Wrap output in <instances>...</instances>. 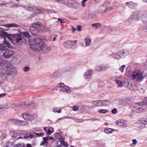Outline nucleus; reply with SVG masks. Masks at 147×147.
<instances>
[{
  "mask_svg": "<svg viewBox=\"0 0 147 147\" xmlns=\"http://www.w3.org/2000/svg\"><path fill=\"white\" fill-rule=\"evenodd\" d=\"M0 66L3 69V73L5 74L11 75L16 74V68L7 61L0 58Z\"/></svg>",
  "mask_w": 147,
  "mask_h": 147,
  "instance_id": "obj_1",
  "label": "nucleus"
},
{
  "mask_svg": "<svg viewBox=\"0 0 147 147\" xmlns=\"http://www.w3.org/2000/svg\"><path fill=\"white\" fill-rule=\"evenodd\" d=\"M31 48L36 51H38L46 47L42 40L38 37L33 38L30 41Z\"/></svg>",
  "mask_w": 147,
  "mask_h": 147,
  "instance_id": "obj_2",
  "label": "nucleus"
},
{
  "mask_svg": "<svg viewBox=\"0 0 147 147\" xmlns=\"http://www.w3.org/2000/svg\"><path fill=\"white\" fill-rule=\"evenodd\" d=\"M22 35L27 38H29L30 37L29 34L27 31L23 32L19 34H14V35H13L12 36L13 37V40L15 42L18 43L19 42H21L23 38Z\"/></svg>",
  "mask_w": 147,
  "mask_h": 147,
  "instance_id": "obj_3",
  "label": "nucleus"
},
{
  "mask_svg": "<svg viewBox=\"0 0 147 147\" xmlns=\"http://www.w3.org/2000/svg\"><path fill=\"white\" fill-rule=\"evenodd\" d=\"M127 81V79L122 76L116 77L114 80V82L119 87L123 86V85H124V84L126 83Z\"/></svg>",
  "mask_w": 147,
  "mask_h": 147,
  "instance_id": "obj_4",
  "label": "nucleus"
},
{
  "mask_svg": "<svg viewBox=\"0 0 147 147\" xmlns=\"http://www.w3.org/2000/svg\"><path fill=\"white\" fill-rule=\"evenodd\" d=\"M132 77L134 79H138L140 81H142L144 78V76H142V73L138 70L134 71L132 75Z\"/></svg>",
  "mask_w": 147,
  "mask_h": 147,
  "instance_id": "obj_5",
  "label": "nucleus"
},
{
  "mask_svg": "<svg viewBox=\"0 0 147 147\" xmlns=\"http://www.w3.org/2000/svg\"><path fill=\"white\" fill-rule=\"evenodd\" d=\"M129 100L128 98L126 97L125 98H119L115 99L114 102L119 105H122L126 103H127Z\"/></svg>",
  "mask_w": 147,
  "mask_h": 147,
  "instance_id": "obj_6",
  "label": "nucleus"
},
{
  "mask_svg": "<svg viewBox=\"0 0 147 147\" xmlns=\"http://www.w3.org/2000/svg\"><path fill=\"white\" fill-rule=\"evenodd\" d=\"M3 43L0 45V52H2L8 48L10 47L11 45L6 40L3 41Z\"/></svg>",
  "mask_w": 147,
  "mask_h": 147,
  "instance_id": "obj_7",
  "label": "nucleus"
},
{
  "mask_svg": "<svg viewBox=\"0 0 147 147\" xmlns=\"http://www.w3.org/2000/svg\"><path fill=\"white\" fill-rule=\"evenodd\" d=\"M0 35L1 37H4V40H6L5 39L6 37H7L11 42L14 41L13 40V37L12 36L14 35V34H12L11 35H10L8 34L7 32L2 31Z\"/></svg>",
  "mask_w": 147,
  "mask_h": 147,
  "instance_id": "obj_8",
  "label": "nucleus"
},
{
  "mask_svg": "<svg viewBox=\"0 0 147 147\" xmlns=\"http://www.w3.org/2000/svg\"><path fill=\"white\" fill-rule=\"evenodd\" d=\"M141 13L139 11H136L132 13L131 16V18L133 20L137 21L140 19Z\"/></svg>",
  "mask_w": 147,
  "mask_h": 147,
  "instance_id": "obj_9",
  "label": "nucleus"
},
{
  "mask_svg": "<svg viewBox=\"0 0 147 147\" xmlns=\"http://www.w3.org/2000/svg\"><path fill=\"white\" fill-rule=\"evenodd\" d=\"M111 4V3L110 1H106L101 5L103 7H107L103 12L105 13L107 11L113 9V7H108Z\"/></svg>",
  "mask_w": 147,
  "mask_h": 147,
  "instance_id": "obj_10",
  "label": "nucleus"
},
{
  "mask_svg": "<svg viewBox=\"0 0 147 147\" xmlns=\"http://www.w3.org/2000/svg\"><path fill=\"white\" fill-rule=\"evenodd\" d=\"M22 116L24 119L26 120H32L34 119V117L28 113L22 114Z\"/></svg>",
  "mask_w": 147,
  "mask_h": 147,
  "instance_id": "obj_11",
  "label": "nucleus"
},
{
  "mask_svg": "<svg viewBox=\"0 0 147 147\" xmlns=\"http://www.w3.org/2000/svg\"><path fill=\"white\" fill-rule=\"evenodd\" d=\"M3 26L5 27L1 28L0 27V29H2L5 31H8L9 28L13 27H18V26L16 24H6L3 25Z\"/></svg>",
  "mask_w": 147,
  "mask_h": 147,
  "instance_id": "obj_12",
  "label": "nucleus"
},
{
  "mask_svg": "<svg viewBox=\"0 0 147 147\" xmlns=\"http://www.w3.org/2000/svg\"><path fill=\"white\" fill-rule=\"evenodd\" d=\"M28 10L30 11H34L39 13L41 11V9L39 8L36 6H34L32 5H30L27 7Z\"/></svg>",
  "mask_w": 147,
  "mask_h": 147,
  "instance_id": "obj_13",
  "label": "nucleus"
},
{
  "mask_svg": "<svg viewBox=\"0 0 147 147\" xmlns=\"http://www.w3.org/2000/svg\"><path fill=\"white\" fill-rule=\"evenodd\" d=\"M115 124L118 126L125 127L127 124V122L126 121L122 119H120L115 122Z\"/></svg>",
  "mask_w": 147,
  "mask_h": 147,
  "instance_id": "obj_14",
  "label": "nucleus"
},
{
  "mask_svg": "<svg viewBox=\"0 0 147 147\" xmlns=\"http://www.w3.org/2000/svg\"><path fill=\"white\" fill-rule=\"evenodd\" d=\"M75 42V41L71 40H68L64 42L63 44V45L64 47L66 48H70L72 45L73 42Z\"/></svg>",
  "mask_w": 147,
  "mask_h": 147,
  "instance_id": "obj_15",
  "label": "nucleus"
},
{
  "mask_svg": "<svg viewBox=\"0 0 147 147\" xmlns=\"http://www.w3.org/2000/svg\"><path fill=\"white\" fill-rule=\"evenodd\" d=\"M41 25L39 24L34 23L32 25V27L30 28V30H34L36 29L40 30V28Z\"/></svg>",
  "mask_w": 147,
  "mask_h": 147,
  "instance_id": "obj_16",
  "label": "nucleus"
},
{
  "mask_svg": "<svg viewBox=\"0 0 147 147\" xmlns=\"http://www.w3.org/2000/svg\"><path fill=\"white\" fill-rule=\"evenodd\" d=\"M92 70L90 69L87 70L84 74V76L85 77L86 79L90 78L92 76Z\"/></svg>",
  "mask_w": 147,
  "mask_h": 147,
  "instance_id": "obj_17",
  "label": "nucleus"
},
{
  "mask_svg": "<svg viewBox=\"0 0 147 147\" xmlns=\"http://www.w3.org/2000/svg\"><path fill=\"white\" fill-rule=\"evenodd\" d=\"M16 106L22 107L24 108H26L27 107L26 106V103L25 102H21L20 101H17L16 102Z\"/></svg>",
  "mask_w": 147,
  "mask_h": 147,
  "instance_id": "obj_18",
  "label": "nucleus"
},
{
  "mask_svg": "<svg viewBox=\"0 0 147 147\" xmlns=\"http://www.w3.org/2000/svg\"><path fill=\"white\" fill-rule=\"evenodd\" d=\"M10 135L12 137L15 138L16 139H20L23 138V137L19 136H20L17 134V133L15 132L12 131L10 132Z\"/></svg>",
  "mask_w": 147,
  "mask_h": 147,
  "instance_id": "obj_19",
  "label": "nucleus"
},
{
  "mask_svg": "<svg viewBox=\"0 0 147 147\" xmlns=\"http://www.w3.org/2000/svg\"><path fill=\"white\" fill-rule=\"evenodd\" d=\"M146 15V13L144 12L142 14H141L140 19L142 20V22L144 23H147V16L146 17L144 18L145 16Z\"/></svg>",
  "mask_w": 147,
  "mask_h": 147,
  "instance_id": "obj_20",
  "label": "nucleus"
},
{
  "mask_svg": "<svg viewBox=\"0 0 147 147\" xmlns=\"http://www.w3.org/2000/svg\"><path fill=\"white\" fill-rule=\"evenodd\" d=\"M84 41L86 47L89 46L90 45L91 42V38L88 37H85L84 38Z\"/></svg>",
  "mask_w": 147,
  "mask_h": 147,
  "instance_id": "obj_21",
  "label": "nucleus"
},
{
  "mask_svg": "<svg viewBox=\"0 0 147 147\" xmlns=\"http://www.w3.org/2000/svg\"><path fill=\"white\" fill-rule=\"evenodd\" d=\"M101 104V101H100L96 100L93 101L91 107L92 108L100 105Z\"/></svg>",
  "mask_w": 147,
  "mask_h": 147,
  "instance_id": "obj_22",
  "label": "nucleus"
},
{
  "mask_svg": "<svg viewBox=\"0 0 147 147\" xmlns=\"http://www.w3.org/2000/svg\"><path fill=\"white\" fill-rule=\"evenodd\" d=\"M101 72L106 70L110 67L109 65V64H103L100 65Z\"/></svg>",
  "mask_w": 147,
  "mask_h": 147,
  "instance_id": "obj_23",
  "label": "nucleus"
},
{
  "mask_svg": "<svg viewBox=\"0 0 147 147\" xmlns=\"http://www.w3.org/2000/svg\"><path fill=\"white\" fill-rule=\"evenodd\" d=\"M60 91L62 92H65L67 93H69L72 91L69 87L66 86H64V87L62 88V89L60 90Z\"/></svg>",
  "mask_w": 147,
  "mask_h": 147,
  "instance_id": "obj_24",
  "label": "nucleus"
},
{
  "mask_svg": "<svg viewBox=\"0 0 147 147\" xmlns=\"http://www.w3.org/2000/svg\"><path fill=\"white\" fill-rule=\"evenodd\" d=\"M3 109H8L10 108L11 105V104L10 102L4 103L2 105Z\"/></svg>",
  "mask_w": 147,
  "mask_h": 147,
  "instance_id": "obj_25",
  "label": "nucleus"
},
{
  "mask_svg": "<svg viewBox=\"0 0 147 147\" xmlns=\"http://www.w3.org/2000/svg\"><path fill=\"white\" fill-rule=\"evenodd\" d=\"M26 106H27L26 108H28L30 109H35L36 107V105L34 103H31L29 105H27V104L26 103Z\"/></svg>",
  "mask_w": 147,
  "mask_h": 147,
  "instance_id": "obj_26",
  "label": "nucleus"
},
{
  "mask_svg": "<svg viewBox=\"0 0 147 147\" xmlns=\"http://www.w3.org/2000/svg\"><path fill=\"white\" fill-rule=\"evenodd\" d=\"M14 52L11 50H7L3 54V55H13Z\"/></svg>",
  "mask_w": 147,
  "mask_h": 147,
  "instance_id": "obj_27",
  "label": "nucleus"
},
{
  "mask_svg": "<svg viewBox=\"0 0 147 147\" xmlns=\"http://www.w3.org/2000/svg\"><path fill=\"white\" fill-rule=\"evenodd\" d=\"M115 130L114 129L109 128H106L104 130V132L107 134H109L112 133Z\"/></svg>",
  "mask_w": 147,
  "mask_h": 147,
  "instance_id": "obj_28",
  "label": "nucleus"
},
{
  "mask_svg": "<svg viewBox=\"0 0 147 147\" xmlns=\"http://www.w3.org/2000/svg\"><path fill=\"white\" fill-rule=\"evenodd\" d=\"M92 26L94 28L99 29L101 27V25L99 23H94L92 24Z\"/></svg>",
  "mask_w": 147,
  "mask_h": 147,
  "instance_id": "obj_29",
  "label": "nucleus"
},
{
  "mask_svg": "<svg viewBox=\"0 0 147 147\" xmlns=\"http://www.w3.org/2000/svg\"><path fill=\"white\" fill-rule=\"evenodd\" d=\"M101 102V104L105 106H108L110 104V101L108 100H102Z\"/></svg>",
  "mask_w": 147,
  "mask_h": 147,
  "instance_id": "obj_30",
  "label": "nucleus"
},
{
  "mask_svg": "<svg viewBox=\"0 0 147 147\" xmlns=\"http://www.w3.org/2000/svg\"><path fill=\"white\" fill-rule=\"evenodd\" d=\"M36 137L34 134H26L24 137L25 139H27L28 138H32Z\"/></svg>",
  "mask_w": 147,
  "mask_h": 147,
  "instance_id": "obj_31",
  "label": "nucleus"
},
{
  "mask_svg": "<svg viewBox=\"0 0 147 147\" xmlns=\"http://www.w3.org/2000/svg\"><path fill=\"white\" fill-rule=\"evenodd\" d=\"M94 70L96 72H101L100 65H95L94 66Z\"/></svg>",
  "mask_w": 147,
  "mask_h": 147,
  "instance_id": "obj_32",
  "label": "nucleus"
},
{
  "mask_svg": "<svg viewBox=\"0 0 147 147\" xmlns=\"http://www.w3.org/2000/svg\"><path fill=\"white\" fill-rule=\"evenodd\" d=\"M61 110L57 107H54L52 109V111L54 112H57L59 113L61 112Z\"/></svg>",
  "mask_w": 147,
  "mask_h": 147,
  "instance_id": "obj_33",
  "label": "nucleus"
},
{
  "mask_svg": "<svg viewBox=\"0 0 147 147\" xmlns=\"http://www.w3.org/2000/svg\"><path fill=\"white\" fill-rule=\"evenodd\" d=\"M50 28L49 27H44L43 26H41L40 30H43L44 31L47 32L49 31Z\"/></svg>",
  "mask_w": 147,
  "mask_h": 147,
  "instance_id": "obj_34",
  "label": "nucleus"
},
{
  "mask_svg": "<svg viewBox=\"0 0 147 147\" xmlns=\"http://www.w3.org/2000/svg\"><path fill=\"white\" fill-rule=\"evenodd\" d=\"M43 141L41 142L40 143V146L43 145L44 146L47 147L48 144V142L46 139H43Z\"/></svg>",
  "mask_w": 147,
  "mask_h": 147,
  "instance_id": "obj_35",
  "label": "nucleus"
},
{
  "mask_svg": "<svg viewBox=\"0 0 147 147\" xmlns=\"http://www.w3.org/2000/svg\"><path fill=\"white\" fill-rule=\"evenodd\" d=\"M14 121V124L18 126H21V121L16 119H14L12 120Z\"/></svg>",
  "mask_w": 147,
  "mask_h": 147,
  "instance_id": "obj_36",
  "label": "nucleus"
},
{
  "mask_svg": "<svg viewBox=\"0 0 147 147\" xmlns=\"http://www.w3.org/2000/svg\"><path fill=\"white\" fill-rule=\"evenodd\" d=\"M127 52L126 50H123L118 52L117 53V55H122L126 54Z\"/></svg>",
  "mask_w": 147,
  "mask_h": 147,
  "instance_id": "obj_37",
  "label": "nucleus"
},
{
  "mask_svg": "<svg viewBox=\"0 0 147 147\" xmlns=\"http://www.w3.org/2000/svg\"><path fill=\"white\" fill-rule=\"evenodd\" d=\"M98 113L102 114H105L108 112V110L105 109H100L98 110Z\"/></svg>",
  "mask_w": 147,
  "mask_h": 147,
  "instance_id": "obj_38",
  "label": "nucleus"
},
{
  "mask_svg": "<svg viewBox=\"0 0 147 147\" xmlns=\"http://www.w3.org/2000/svg\"><path fill=\"white\" fill-rule=\"evenodd\" d=\"M137 6V4L132 2H129V7L134 8Z\"/></svg>",
  "mask_w": 147,
  "mask_h": 147,
  "instance_id": "obj_39",
  "label": "nucleus"
},
{
  "mask_svg": "<svg viewBox=\"0 0 147 147\" xmlns=\"http://www.w3.org/2000/svg\"><path fill=\"white\" fill-rule=\"evenodd\" d=\"M57 20L61 23H64L65 22V19H61V18H58Z\"/></svg>",
  "mask_w": 147,
  "mask_h": 147,
  "instance_id": "obj_40",
  "label": "nucleus"
},
{
  "mask_svg": "<svg viewBox=\"0 0 147 147\" xmlns=\"http://www.w3.org/2000/svg\"><path fill=\"white\" fill-rule=\"evenodd\" d=\"M72 109L73 111H76L78 110L79 108L78 106L74 105L73 106Z\"/></svg>",
  "mask_w": 147,
  "mask_h": 147,
  "instance_id": "obj_41",
  "label": "nucleus"
},
{
  "mask_svg": "<svg viewBox=\"0 0 147 147\" xmlns=\"http://www.w3.org/2000/svg\"><path fill=\"white\" fill-rule=\"evenodd\" d=\"M14 145L12 143V142H9L8 143L6 147H14Z\"/></svg>",
  "mask_w": 147,
  "mask_h": 147,
  "instance_id": "obj_42",
  "label": "nucleus"
},
{
  "mask_svg": "<svg viewBox=\"0 0 147 147\" xmlns=\"http://www.w3.org/2000/svg\"><path fill=\"white\" fill-rule=\"evenodd\" d=\"M69 2V0H63L62 3L65 5H68Z\"/></svg>",
  "mask_w": 147,
  "mask_h": 147,
  "instance_id": "obj_43",
  "label": "nucleus"
},
{
  "mask_svg": "<svg viewBox=\"0 0 147 147\" xmlns=\"http://www.w3.org/2000/svg\"><path fill=\"white\" fill-rule=\"evenodd\" d=\"M125 65H123L121 66L119 68V69L120 70L122 73L124 72V69L125 68Z\"/></svg>",
  "mask_w": 147,
  "mask_h": 147,
  "instance_id": "obj_44",
  "label": "nucleus"
},
{
  "mask_svg": "<svg viewBox=\"0 0 147 147\" xmlns=\"http://www.w3.org/2000/svg\"><path fill=\"white\" fill-rule=\"evenodd\" d=\"M132 141L133 142V143L131 144V146L132 147L134 146L137 142V140L136 139H134L132 140Z\"/></svg>",
  "mask_w": 147,
  "mask_h": 147,
  "instance_id": "obj_45",
  "label": "nucleus"
},
{
  "mask_svg": "<svg viewBox=\"0 0 147 147\" xmlns=\"http://www.w3.org/2000/svg\"><path fill=\"white\" fill-rule=\"evenodd\" d=\"M35 134H36L37 137H42L44 135V133L43 132H42L40 133H38L35 132Z\"/></svg>",
  "mask_w": 147,
  "mask_h": 147,
  "instance_id": "obj_46",
  "label": "nucleus"
},
{
  "mask_svg": "<svg viewBox=\"0 0 147 147\" xmlns=\"http://www.w3.org/2000/svg\"><path fill=\"white\" fill-rule=\"evenodd\" d=\"M76 3V2H74L73 3H70L69 2V4L67 6L69 7H73L74 6V5H75V4Z\"/></svg>",
  "mask_w": 147,
  "mask_h": 147,
  "instance_id": "obj_47",
  "label": "nucleus"
},
{
  "mask_svg": "<svg viewBox=\"0 0 147 147\" xmlns=\"http://www.w3.org/2000/svg\"><path fill=\"white\" fill-rule=\"evenodd\" d=\"M30 68V67H29L28 66H26L25 67H24L23 68V70L24 71L26 72L29 71Z\"/></svg>",
  "mask_w": 147,
  "mask_h": 147,
  "instance_id": "obj_48",
  "label": "nucleus"
},
{
  "mask_svg": "<svg viewBox=\"0 0 147 147\" xmlns=\"http://www.w3.org/2000/svg\"><path fill=\"white\" fill-rule=\"evenodd\" d=\"M65 85L64 84V83H60L59 84L57 85V86L59 88H62L64 87V86Z\"/></svg>",
  "mask_w": 147,
  "mask_h": 147,
  "instance_id": "obj_49",
  "label": "nucleus"
},
{
  "mask_svg": "<svg viewBox=\"0 0 147 147\" xmlns=\"http://www.w3.org/2000/svg\"><path fill=\"white\" fill-rule=\"evenodd\" d=\"M111 112L113 114H115L117 113L118 111L116 108H114L111 110Z\"/></svg>",
  "mask_w": 147,
  "mask_h": 147,
  "instance_id": "obj_50",
  "label": "nucleus"
},
{
  "mask_svg": "<svg viewBox=\"0 0 147 147\" xmlns=\"http://www.w3.org/2000/svg\"><path fill=\"white\" fill-rule=\"evenodd\" d=\"M61 143L62 144V145H65V144L64 140L62 137H61L59 140Z\"/></svg>",
  "mask_w": 147,
  "mask_h": 147,
  "instance_id": "obj_51",
  "label": "nucleus"
},
{
  "mask_svg": "<svg viewBox=\"0 0 147 147\" xmlns=\"http://www.w3.org/2000/svg\"><path fill=\"white\" fill-rule=\"evenodd\" d=\"M28 125V124L25 121H21V126H27Z\"/></svg>",
  "mask_w": 147,
  "mask_h": 147,
  "instance_id": "obj_52",
  "label": "nucleus"
},
{
  "mask_svg": "<svg viewBox=\"0 0 147 147\" xmlns=\"http://www.w3.org/2000/svg\"><path fill=\"white\" fill-rule=\"evenodd\" d=\"M43 139H46L47 140H52L53 139V138L52 137H43Z\"/></svg>",
  "mask_w": 147,
  "mask_h": 147,
  "instance_id": "obj_53",
  "label": "nucleus"
},
{
  "mask_svg": "<svg viewBox=\"0 0 147 147\" xmlns=\"http://www.w3.org/2000/svg\"><path fill=\"white\" fill-rule=\"evenodd\" d=\"M82 26L80 25H78L77 26V28L78 31L80 32L81 31V28Z\"/></svg>",
  "mask_w": 147,
  "mask_h": 147,
  "instance_id": "obj_54",
  "label": "nucleus"
},
{
  "mask_svg": "<svg viewBox=\"0 0 147 147\" xmlns=\"http://www.w3.org/2000/svg\"><path fill=\"white\" fill-rule=\"evenodd\" d=\"M87 0H83L82 1L81 3L83 7H85V3Z\"/></svg>",
  "mask_w": 147,
  "mask_h": 147,
  "instance_id": "obj_55",
  "label": "nucleus"
},
{
  "mask_svg": "<svg viewBox=\"0 0 147 147\" xmlns=\"http://www.w3.org/2000/svg\"><path fill=\"white\" fill-rule=\"evenodd\" d=\"M16 146L17 147H24L25 146L23 144H17Z\"/></svg>",
  "mask_w": 147,
  "mask_h": 147,
  "instance_id": "obj_56",
  "label": "nucleus"
},
{
  "mask_svg": "<svg viewBox=\"0 0 147 147\" xmlns=\"http://www.w3.org/2000/svg\"><path fill=\"white\" fill-rule=\"evenodd\" d=\"M142 123L144 124H147V118L144 119H143L142 121Z\"/></svg>",
  "mask_w": 147,
  "mask_h": 147,
  "instance_id": "obj_57",
  "label": "nucleus"
},
{
  "mask_svg": "<svg viewBox=\"0 0 147 147\" xmlns=\"http://www.w3.org/2000/svg\"><path fill=\"white\" fill-rule=\"evenodd\" d=\"M83 121V119H77L76 120V122L77 123H80Z\"/></svg>",
  "mask_w": 147,
  "mask_h": 147,
  "instance_id": "obj_58",
  "label": "nucleus"
},
{
  "mask_svg": "<svg viewBox=\"0 0 147 147\" xmlns=\"http://www.w3.org/2000/svg\"><path fill=\"white\" fill-rule=\"evenodd\" d=\"M18 7V6L16 4H14L11 5V8H17Z\"/></svg>",
  "mask_w": 147,
  "mask_h": 147,
  "instance_id": "obj_59",
  "label": "nucleus"
},
{
  "mask_svg": "<svg viewBox=\"0 0 147 147\" xmlns=\"http://www.w3.org/2000/svg\"><path fill=\"white\" fill-rule=\"evenodd\" d=\"M6 95V94L5 93H2L0 94V98H1L5 96Z\"/></svg>",
  "mask_w": 147,
  "mask_h": 147,
  "instance_id": "obj_60",
  "label": "nucleus"
},
{
  "mask_svg": "<svg viewBox=\"0 0 147 147\" xmlns=\"http://www.w3.org/2000/svg\"><path fill=\"white\" fill-rule=\"evenodd\" d=\"M47 132L48 135H50L52 132H51L50 129H48Z\"/></svg>",
  "mask_w": 147,
  "mask_h": 147,
  "instance_id": "obj_61",
  "label": "nucleus"
},
{
  "mask_svg": "<svg viewBox=\"0 0 147 147\" xmlns=\"http://www.w3.org/2000/svg\"><path fill=\"white\" fill-rule=\"evenodd\" d=\"M96 14L95 13L93 12L91 14V17L92 18L95 17L96 16Z\"/></svg>",
  "mask_w": 147,
  "mask_h": 147,
  "instance_id": "obj_62",
  "label": "nucleus"
},
{
  "mask_svg": "<svg viewBox=\"0 0 147 147\" xmlns=\"http://www.w3.org/2000/svg\"><path fill=\"white\" fill-rule=\"evenodd\" d=\"M73 118L72 117H71V116H65L64 117L65 119H66L67 118H68L69 119H72Z\"/></svg>",
  "mask_w": 147,
  "mask_h": 147,
  "instance_id": "obj_63",
  "label": "nucleus"
},
{
  "mask_svg": "<svg viewBox=\"0 0 147 147\" xmlns=\"http://www.w3.org/2000/svg\"><path fill=\"white\" fill-rule=\"evenodd\" d=\"M115 58L116 59L118 60L121 58V57L120 56H115Z\"/></svg>",
  "mask_w": 147,
  "mask_h": 147,
  "instance_id": "obj_64",
  "label": "nucleus"
}]
</instances>
